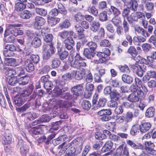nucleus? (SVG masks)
I'll return each instance as SVG.
<instances>
[{"label": "nucleus", "mask_w": 156, "mask_h": 156, "mask_svg": "<svg viewBox=\"0 0 156 156\" xmlns=\"http://www.w3.org/2000/svg\"><path fill=\"white\" fill-rule=\"evenodd\" d=\"M55 48L53 47L52 44L50 45H44L42 49L43 51V59L47 60L49 59L52 55L55 53Z\"/></svg>", "instance_id": "nucleus-2"}, {"label": "nucleus", "mask_w": 156, "mask_h": 156, "mask_svg": "<svg viewBox=\"0 0 156 156\" xmlns=\"http://www.w3.org/2000/svg\"><path fill=\"white\" fill-rule=\"evenodd\" d=\"M130 12V9L129 8H126L124 9L122 12V15L124 19L126 18L129 16Z\"/></svg>", "instance_id": "nucleus-58"}, {"label": "nucleus", "mask_w": 156, "mask_h": 156, "mask_svg": "<svg viewBox=\"0 0 156 156\" xmlns=\"http://www.w3.org/2000/svg\"><path fill=\"white\" fill-rule=\"evenodd\" d=\"M20 24H9L8 26L7 29L5 31L4 33L5 38V37H7L9 35V33L10 32V29H12L13 27H20Z\"/></svg>", "instance_id": "nucleus-37"}, {"label": "nucleus", "mask_w": 156, "mask_h": 156, "mask_svg": "<svg viewBox=\"0 0 156 156\" xmlns=\"http://www.w3.org/2000/svg\"><path fill=\"white\" fill-rule=\"evenodd\" d=\"M31 13L28 10H25L20 14V17L24 19H29L31 16Z\"/></svg>", "instance_id": "nucleus-35"}, {"label": "nucleus", "mask_w": 156, "mask_h": 156, "mask_svg": "<svg viewBox=\"0 0 156 156\" xmlns=\"http://www.w3.org/2000/svg\"><path fill=\"white\" fill-rule=\"evenodd\" d=\"M139 126L137 125L133 126L130 130V134L133 136H135L139 133Z\"/></svg>", "instance_id": "nucleus-56"}, {"label": "nucleus", "mask_w": 156, "mask_h": 156, "mask_svg": "<svg viewBox=\"0 0 156 156\" xmlns=\"http://www.w3.org/2000/svg\"><path fill=\"white\" fill-rule=\"evenodd\" d=\"M127 20L130 24H133V23L137 22L136 13H131L129 17L127 18Z\"/></svg>", "instance_id": "nucleus-29"}, {"label": "nucleus", "mask_w": 156, "mask_h": 156, "mask_svg": "<svg viewBox=\"0 0 156 156\" xmlns=\"http://www.w3.org/2000/svg\"><path fill=\"white\" fill-rule=\"evenodd\" d=\"M61 98L68 101L74 100L76 99L77 98L73 93L71 94L69 92H66L62 94L61 95Z\"/></svg>", "instance_id": "nucleus-15"}, {"label": "nucleus", "mask_w": 156, "mask_h": 156, "mask_svg": "<svg viewBox=\"0 0 156 156\" xmlns=\"http://www.w3.org/2000/svg\"><path fill=\"white\" fill-rule=\"evenodd\" d=\"M72 58L69 59L70 66L76 69H80L81 67H85L87 65L84 61L85 59L82 58L77 52H74L72 55Z\"/></svg>", "instance_id": "nucleus-1"}, {"label": "nucleus", "mask_w": 156, "mask_h": 156, "mask_svg": "<svg viewBox=\"0 0 156 156\" xmlns=\"http://www.w3.org/2000/svg\"><path fill=\"white\" fill-rule=\"evenodd\" d=\"M58 54L59 59L61 60H63L67 58L69 55L68 51L66 50L59 52Z\"/></svg>", "instance_id": "nucleus-48"}, {"label": "nucleus", "mask_w": 156, "mask_h": 156, "mask_svg": "<svg viewBox=\"0 0 156 156\" xmlns=\"http://www.w3.org/2000/svg\"><path fill=\"white\" fill-rule=\"evenodd\" d=\"M60 21V19L58 18H52L51 17L48 21L50 25L51 26H53L58 23Z\"/></svg>", "instance_id": "nucleus-60"}, {"label": "nucleus", "mask_w": 156, "mask_h": 156, "mask_svg": "<svg viewBox=\"0 0 156 156\" xmlns=\"http://www.w3.org/2000/svg\"><path fill=\"white\" fill-rule=\"evenodd\" d=\"M128 53L133 57L135 56L137 54V52L135 48L133 46H130L127 50Z\"/></svg>", "instance_id": "nucleus-59"}, {"label": "nucleus", "mask_w": 156, "mask_h": 156, "mask_svg": "<svg viewBox=\"0 0 156 156\" xmlns=\"http://www.w3.org/2000/svg\"><path fill=\"white\" fill-rule=\"evenodd\" d=\"M78 148L79 150L76 151L75 147H71L70 148V150H68L66 152H69V153L76 155L80 153L82 149V146L81 145H80L79 146Z\"/></svg>", "instance_id": "nucleus-47"}, {"label": "nucleus", "mask_w": 156, "mask_h": 156, "mask_svg": "<svg viewBox=\"0 0 156 156\" xmlns=\"http://www.w3.org/2000/svg\"><path fill=\"white\" fill-rule=\"evenodd\" d=\"M63 43L65 48L68 50L72 49L74 45V41L72 37H68L64 41Z\"/></svg>", "instance_id": "nucleus-9"}, {"label": "nucleus", "mask_w": 156, "mask_h": 156, "mask_svg": "<svg viewBox=\"0 0 156 156\" xmlns=\"http://www.w3.org/2000/svg\"><path fill=\"white\" fill-rule=\"evenodd\" d=\"M90 50L87 48L84 49L83 54L85 57L88 59H91L92 57H94L95 53L91 50L90 51Z\"/></svg>", "instance_id": "nucleus-27"}, {"label": "nucleus", "mask_w": 156, "mask_h": 156, "mask_svg": "<svg viewBox=\"0 0 156 156\" xmlns=\"http://www.w3.org/2000/svg\"><path fill=\"white\" fill-rule=\"evenodd\" d=\"M155 110L152 107L148 108L146 110L145 113V116L148 118L153 117L155 114Z\"/></svg>", "instance_id": "nucleus-33"}, {"label": "nucleus", "mask_w": 156, "mask_h": 156, "mask_svg": "<svg viewBox=\"0 0 156 156\" xmlns=\"http://www.w3.org/2000/svg\"><path fill=\"white\" fill-rule=\"evenodd\" d=\"M126 142L129 145L134 149H142L143 148V145L140 143H137L129 140H127Z\"/></svg>", "instance_id": "nucleus-21"}, {"label": "nucleus", "mask_w": 156, "mask_h": 156, "mask_svg": "<svg viewBox=\"0 0 156 156\" xmlns=\"http://www.w3.org/2000/svg\"><path fill=\"white\" fill-rule=\"evenodd\" d=\"M122 25L124 31L125 33L126 34L129 31V26L128 22V21L126 20L125 19H123Z\"/></svg>", "instance_id": "nucleus-46"}, {"label": "nucleus", "mask_w": 156, "mask_h": 156, "mask_svg": "<svg viewBox=\"0 0 156 156\" xmlns=\"http://www.w3.org/2000/svg\"><path fill=\"white\" fill-rule=\"evenodd\" d=\"M15 27H13V29H10V32L11 34H12L15 37L23 34V32L22 30H18Z\"/></svg>", "instance_id": "nucleus-44"}, {"label": "nucleus", "mask_w": 156, "mask_h": 156, "mask_svg": "<svg viewBox=\"0 0 156 156\" xmlns=\"http://www.w3.org/2000/svg\"><path fill=\"white\" fill-rule=\"evenodd\" d=\"M144 65H139L138 64L133 65L131 66V69L133 72L138 76L142 77L143 75V73L146 70V68Z\"/></svg>", "instance_id": "nucleus-4"}, {"label": "nucleus", "mask_w": 156, "mask_h": 156, "mask_svg": "<svg viewBox=\"0 0 156 156\" xmlns=\"http://www.w3.org/2000/svg\"><path fill=\"white\" fill-rule=\"evenodd\" d=\"M26 6L24 3L17 2L15 4V9L17 12L22 11L26 8Z\"/></svg>", "instance_id": "nucleus-30"}, {"label": "nucleus", "mask_w": 156, "mask_h": 156, "mask_svg": "<svg viewBox=\"0 0 156 156\" xmlns=\"http://www.w3.org/2000/svg\"><path fill=\"white\" fill-rule=\"evenodd\" d=\"M100 23L98 20H95L90 24V29L93 32H96L100 29Z\"/></svg>", "instance_id": "nucleus-18"}, {"label": "nucleus", "mask_w": 156, "mask_h": 156, "mask_svg": "<svg viewBox=\"0 0 156 156\" xmlns=\"http://www.w3.org/2000/svg\"><path fill=\"white\" fill-rule=\"evenodd\" d=\"M122 79L124 82L128 84L131 83L133 81V77L126 74L122 75Z\"/></svg>", "instance_id": "nucleus-31"}, {"label": "nucleus", "mask_w": 156, "mask_h": 156, "mask_svg": "<svg viewBox=\"0 0 156 156\" xmlns=\"http://www.w3.org/2000/svg\"><path fill=\"white\" fill-rule=\"evenodd\" d=\"M13 103L17 106H19L23 103V100L21 97H15L14 98Z\"/></svg>", "instance_id": "nucleus-49"}, {"label": "nucleus", "mask_w": 156, "mask_h": 156, "mask_svg": "<svg viewBox=\"0 0 156 156\" xmlns=\"http://www.w3.org/2000/svg\"><path fill=\"white\" fill-rule=\"evenodd\" d=\"M142 3L145 4L144 7L147 11H151L154 9V4L152 2L147 1L145 2H142Z\"/></svg>", "instance_id": "nucleus-51"}, {"label": "nucleus", "mask_w": 156, "mask_h": 156, "mask_svg": "<svg viewBox=\"0 0 156 156\" xmlns=\"http://www.w3.org/2000/svg\"><path fill=\"white\" fill-rule=\"evenodd\" d=\"M34 87L32 85L30 86L28 89L23 90L20 94V97H26L29 96L32 92Z\"/></svg>", "instance_id": "nucleus-28"}, {"label": "nucleus", "mask_w": 156, "mask_h": 156, "mask_svg": "<svg viewBox=\"0 0 156 156\" xmlns=\"http://www.w3.org/2000/svg\"><path fill=\"white\" fill-rule=\"evenodd\" d=\"M5 64L6 66L15 67L18 65L16 59L13 58H5Z\"/></svg>", "instance_id": "nucleus-13"}, {"label": "nucleus", "mask_w": 156, "mask_h": 156, "mask_svg": "<svg viewBox=\"0 0 156 156\" xmlns=\"http://www.w3.org/2000/svg\"><path fill=\"white\" fill-rule=\"evenodd\" d=\"M58 86H56L53 90V92L56 94V95L59 96L61 97V95L62 94V92H64L65 90L63 88L60 87Z\"/></svg>", "instance_id": "nucleus-40"}, {"label": "nucleus", "mask_w": 156, "mask_h": 156, "mask_svg": "<svg viewBox=\"0 0 156 156\" xmlns=\"http://www.w3.org/2000/svg\"><path fill=\"white\" fill-rule=\"evenodd\" d=\"M91 104L90 101L88 100H83L82 102V107L85 110H88L90 109Z\"/></svg>", "instance_id": "nucleus-34"}, {"label": "nucleus", "mask_w": 156, "mask_h": 156, "mask_svg": "<svg viewBox=\"0 0 156 156\" xmlns=\"http://www.w3.org/2000/svg\"><path fill=\"white\" fill-rule=\"evenodd\" d=\"M5 73L8 76L14 77L16 76V68L14 69L13 68H8L6 70Z\"/></svg>", "instance_id": "nucleus-45"}, {"label": "nucleus", "mask_w": 156, "mask_h": 156, "mask_svg": "<svg viewBox=\"0 0 156 156\" xmlns=\"http://www.w3.org/2000/svg\"><path fill=\"white\" fill-rule=\"evenodd\" d=\"M61 124V122L60 121L52 122L51 123V127L50 128V131H51L52 130H58L59 129V126Z\"/></svg>", "instance_id": "nucleus-52"}, {"label": "nucleus", "mask_w": 156, "mask_h": 156, "mask_svg": "<svg viewBox=\"0 0 156 156\" xmlns=\"http://www.w3.org/2000/svg\"><path fill=\"white\" fill-rule=\"evenodd\" d=\"M121 72L123 73H129L130 72V70L129 67L126 65H124L123 66H119L118 67Z\"/></svg>", "instance_id": "nucleus-62"}, {"label": "nucleus", "mask_w": 156, "mask_h": 156, "mask_svg": "<svg viewBox=\"0 0 156 156\" xmlns=\"http://www.w3.org/2000/svg\"><path fill=\"white\" fill-rule=\"evenodd\" d=\"M41 44V41L40 38L35 37L31 42V45L35 48L39 47Z\"/></svg>", "instance_id": "nucleus-38"}, {"label": "nucleus", "mask_w": 156, "mask_h": 156, "mask_svg": "<svg viewBox=\"0 0 156 156\" xmlns=\"http://www.w3.org/2000/svg\"><path fill=\"white\" fill-rule=\"evenodd\" d=\"M68 139V137L66 135L59 136L58 138L52 140V143L55 145H57L62 142L65 141Z\"/></svg>", "instance_id": "nucleus-19"}, {"label": "nucleus", "mask_w": 156, "mask_h": 156, "mask_svg": "<svg viewBox=\"0 0 156 156\" xmlns=\"http://www.w3.org/2000/svg\"><path fill=\"white\" fill-rule=\"evenodd\" d=\"M147 59L150 62V63H154L155 60H156V51H153L150 52L149 56L147 57Z\"/></svg>", "instance_id": "nucleus-36"}, {"label": "nucleus", "mask_w": 156, "mask_h": 156, "mask_svg": "<svg viewBox=\"0 0 156 156\" xmlns=\"http://www.w3.org/2000/svg\"><path fill=\"white\" fill-rule=\"evenodd\" d=\"M110 96L111 100L115 101L119 100L121 97L120 94L116 90H113L112 91Z\"/></svg>", "instance_id": "nucleus-32"}, {"label": "nucleus", "mask_w": 156, "mask_h": 156, "mask_svg": "<svg viewBox=\"0 0 156 156\" xmlns=\"http://www.w3.org/2000/svg\"><path fill=\"white\" fill-rule=\"evenodd\" d=\"M29 77L27 75H25L20 78L18 83L20 85H25L28 82Z\"/></svg>", "instance_id": "nucleus-41"}, {"label": "nucleus", "mask_w": 156, "mask_h": 156, "mask_svg": "<svg viewBox=\"0 0 156 156\" xmlns=\"http://www.w3.org/2000/svg\"><path fill=\"white\" fill-rule=\"evenodd\" d=\"M30 106V104L28 102L22 107L17 108V110L19 112H22L26 111Z\"/></svg>", "instance_id": "nucleus-55"}, {"label": "nucleus", "mask_w": 156, "mask_h": 156, "mask_svg": "<svg viewBox=\"0 0 156 156\" xmlns=\"http://www.w3.org/2000/svg\"><path fill=\"white\" fill-rule=\"evenodd\" d=\"M151 126V124L149 122H144L139 126L140 130L141 133H146L148 131Z\"/></svg>", "instance_id": "nucleus-14"}, {"label": "nucleus", "mask_w": 156, "mask_h": 156, "mask_svg": "<svg viewBox=\"0 0 156 156\" xmlns=\"http://www.w3.org/2000/svg\"><path fill=\"white\" fill-rule=\"evenodd\" d=\"M74 32L73 31H68L64 30L59 32L58 35L62 39L67 38L68 37H72Z\"/></svg>", "instance_id": "nucleus-22"}, {"label": "nucleus", "mask_w": 156, "mask_h": 156, "mask_svg": "<svg viewBox=\"0 0 156 156\" xmlns=\"http://www.w3.org/2000/svg\"><path fill=\"white\" fill-rule=\"evenodd\" d=\"M53 38V37L52 34L48 33L44 34L43 37L44 40L47 43L51 42Z\"/></svg>", "instance_id": "nucleus-61"}, {"label": "nucleus", "mask_w": 156, "mask_h": 156, "mask_svg": "<svg viewBox=\"0 0 156 156\" xmlns=\"http://www.w3.org/2000/svg\"><path fill=\"white\" fill-rule=\"evenodd\" d=\"M125 117V121L126 122H131L133 117V114L131 112H127L126 115Z\"/></svg>", "instance_id": "nucleus-63"}, {"label": "nucleus", "mask_w": 156, "mask_h": 156, "mask_svg": "<svg viewBox=\"0 0 156 156\" xmlns=\"http://www.w3.org/2000/svg\"><path fill=\"white\" fill-rule=\"evenodd\" d=\"M7 81L8 83L12 86H14L18 82L17 77L12 76H8L7 78Z\"/></svg>", "instance_id": "nucleus-39"}, {"label": "nucleus", "mask_w": 156, "mask_h": 156, "mask_svg": "<svg viewBox=\"0 0 156 156\" xmlns=\"http://www.w3.org/2000/svg\"><path fill=\"white\" fill-rule=\"evenodd\" d=\"M110 54V50L108 48H106L105 52H98L97 54V56L99 58V59L104 58L107 60L106 58H108V56Z\"/></svg>", "instance_id": "nucleus-23"}, {"label": "nucleus", "mask_w": 156, "mask_h": 156, "mask_svg": "<svg viewBox=\"0 0 156 156\" xmlns=\"http://www.w3.org/2000/svg\"><path fill=\"white\" fill-rule=\"evenodd\" d=\"M107 102V99L105 98H100L98 102L96 107L97 108L105 106Z\"/></svg>", "instance_id": "nucleus-43"}, {"label": "nucleus", "mask_w": 156, "mask_h": 156, "mask_svg": "<svg viewBox=\"0 0 156 156\" xmlns=\"http://www.w3.org/2000/svg\"><path fill=\"white\" fill-rule=\"evenodd\" d=\"M87 45L89 48L90 50L94 52L97 47L96 43L93 41H90L87 43Z\"/></svg>", "instance_id": "nucleus-57"}, {"label": "nucleus", "mask_w": 156, "mask_h": 156, "mask_svg": "<svg viewBox=\"0 0 156 156\" xmlns=\"http://www.w3.org/2000/svg\"><path fill=\"white\" fill-rule=\"evenodd\" d=\"M83 84H78L76 86L72 87L71 89V91L72 93L77 97L79 96V92L82 91L83 90Z\"/></svg>", "instance_id": "nucleus-11"}, {"label": "nucleus", "mask_w": 156, "mask_h": 156, "mask_svg": "<svg viewBox=\"0 0 156 156\" xmlns=\"http://www.w3.org/2000/svg\"><path fill=\"white\" fill-rule=\"evenodd\" d=\"M17 146L20 148V152L21 154L26 155L29 152V147L27 145L24 144L22 140H19Z\"/></svg>", "instance_id": "nucleus-5"}, {"label": "nucleus", "mask_w": 156, "mask_h": 156, "mask_svg": "<svg viewBox=\"0 0 156 156\" xmlns=\"http://www.w3.org/2000/svg\"><path fill=\"white\" fill-rule=\"evenodd\" d=\"M66 141L67 140L65 141L63 143L59 145L58 147V148L61 149L60 152H61L62 154L64 153L66 150L72 145V142L67 143Z\"/></svg>", "instance_id": "nucleus-20"}, {"label": "nucleus", "mask_w": 156, "mask_h": 156, "mask_svg": "<svg viewBox=\"0 0 156 156\" xmlns=\"http://www.w3.org/2000/svg\"><path fill=\"white\" fill-rule=\"evenodd\" d=\"M30 133L32 135L41 134L43 133V130L41 127H34L29 129Z\"/></svg>", "instance_id": "nucleus-17"}, {"label": "nucleus", "mask_w": 156, "mask_h": 156, "mask_svg": "<svg viewBox=\"0 0 156 156\" xmlns=\"http://www.w3.org/2000/svg\"><path fill=\"white\" fill-rule=\"evenodd\" d=\"M45 21L44 19L42 17L39 16H36L33 22L34 26L35 28L38 29L39 27L44 24Z\"/></svg>", "instance_id": "nucleus-8"}, {"label": "nucleus", "mask_w": 156, "mask_h": 156, "mask_svg": "<svg viewBox=\"0 0 156 156\" xmlns=\"http://www.w3.org/2000/svg\"><path fill=\"white\" fill-rule=\"evenodd\" d=\"M144 98V94L141 90H139L137 92H132L128 97L127 99L133 103H135L139 101L140 98Z\"/></svg>", "instance_id": "nucleus-3"}, {"label": "nucleus", "mask_w": 156, "mask_h": 156, "mask_svg": "<svg viewBox=\"0 0 156 156\" xmlns=\"http://www.w3.org/2000/svg\"><path fill=\"white\" fill-rule=\"evenodd\" d=\"M145 149L147 152L151 154L156 155V151L154 150V145L151 141H146L145 142Z\"/></svg>", "instance_id": "nucleus-6"}, {"label": "nucleus", "mask_w": 156, "mask_h": 156, "mask_svg": "<svg viewBox=\"0 0 156 156\" xmlns=\"http://www.w3.org/2000/svg\"><path fill=\"white\" fill-rule=\"evenodd\" d=\"M87 10L95 17H97L98 16V10L95 6L89 7Z\"/></svg>", "instance_id": "nucleus-26"}, {"label": "nucleus", "mask_w": 156, "mask_h": 156, "mask_svg": "<svg viewBox=\"0 0 156 156\" xmlns=\"http://www.w3.org/2000/svg\"><path fill=\"white\" fill-rule=\"evenodd\" d=\"M70 26V23L68 20H65L63 23L59 24V26L61 29L68 28Z\"/></svg>", "instance_id": "nucleus-64"}, {"label": "nucleus", "mask_w": 156, "mask_h": 156, "mask_svg": "<svg viewBox=\"0 0 156 156\" xmlns=\"http://www.w3.org/2000/svg\"><path fill=\"white\" fill-rule=\"evenodd\" d=\"M27 75L25 71L21 66L16 68V77H20V78L24 76Z\"/></svg>", "instance_id": "nucleus-25"}, {"label": "nucleus", "mask_w": 156, "mask_h": 156, "mask_svg": "<svg viewBox=\"0 0 156 156\" xmlns=\"http://www.w3.org/2000/svg\"><path fill=\"white\" fill-rule=\"evenodd\" d=\"M109 15L112 14L115 17H118L121 15V12L116 6L111 5L109 9Z\"/></svg>", "instance_id": "nucleus-12"}, {"label": "nucleus", "mask_w": 156, "mask_h": 156, "mask_svg": "<svg viewBox=\"0 0 156 156\" xmlns=\"http://www.w3.org/2000/svg\"><path fill=\"white\" fill-rule=\"evenodd\" d=\"M29 102L30 104V106L31 105L33 108H37L41 105L40 100L39 99L36 98L35 100Z\"/></svg>", "instance_id": "nucleus-53"}, {"label": "nucleus", "mask_w": 156, "mask_h": 156, "mask_svg": "<svg viewBox=\"0 0 156 156\" xmlns=\"http://www.w3.org/2000/svg\"><path fill=\"white\" fill-rule=\"evenodd\" d=\"M51 66L53 68H56L59 66L61 64L60 60L58 58H55L51 61Z\"/></svg>", "instance_id": "nucleus-50"}, {"label": "nucleus", "mask_w": 156, "mask_h": 156, "mask_svg": "<svg viewBox=\"0 0 156 156\" xmlns=\"http://www.w3.org/2000/svg\"><path fill=\"white\" fill-rule=\"evenodd\" d=\"M24 115L30 120H34L37 118L36 114L33 112H27L24 114Z\"/></svg>", "instance_id": "nucleus-42"}, {"label": "nucleus", "mask_w": 156, "mask_h": 156, "mask_svg": "<svg viewBox=\"0 0 156 156\" xmlns=\"http://www.w3.org/2000/svg\"><path fill=\"white\" fill-rule=\"evenodd\" d=\"M24 68L27 71L31 72L34 69V65L31 61L29 59H27L24 64Z\"/></svg>", "instance_id": "nucleus-16"}, {"label": "nucleus", "mask_w": 156, "mask_h": 156, "mask_svg": "<svg viewBox=\"0 0 156 156\" xmlns=\"http://www.w3.org/2000/svg\"><path fill=\"white\" fill-rule=\"evenodd\" d=\"M99 19L101 21H105L108 20L107 12L103 11L98 14Z\"/></svg>", "instance_id": "nucleus-54"}, {"label": "nucleus", "mask_w": 156, "mask_h": 156, "mask_svg": "<svg viewBox=\"0 0 156 156\" xmlns=\"http://www.w3.org/2000/svg\"><path fill=\"white\" fill-rule=\"evenodd\" d=\"M57 104L59 107L66 109L72 107L73 104L72 101L62 100H58Z\"/></svg>", "instance_id": "nucleus-10"}, {"label": "nucleus", "mask_w": 156, "mask_h": 156, "mask_svg": "<svg viewBox=\"0 0 156 156\" xmlns=\"http://www.w3.org/2000/svg\"><path fill=\"white\" fill-rule=\"evenodd\" d=\"M73 77L77 80H80L82 79L85 76L86 72L84 69H82L78 71L74 70L72 71Z\"/></svg>", "instance_id": "nucleus-7"}, {"label": "nucleus", "mask_w": 156, "mask_h": 156, "mask_svg": "<svg viewBox=\"0 0 156 156\" xmlns=\"http://www.w3.org/2000/svg\"><path fill=\"white\" fill-rule=\"evenodd\" d=\"M113 146V143L111 141H107L101 150V152L102 153L105 152L109 151Z\"/></svg>", "instance_id": "nucleus-24"}]
</instances>
